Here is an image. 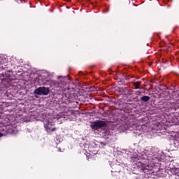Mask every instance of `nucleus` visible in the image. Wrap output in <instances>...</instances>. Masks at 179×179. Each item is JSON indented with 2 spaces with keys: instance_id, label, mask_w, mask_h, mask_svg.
I'll list each match as a JSON object with an SVG mask.
<instances>
[{
  "instance_id": "nucleus-1",
  "label": "nucleus",
  "mask_w": 179,
  "mask_h": 179,
  "mask_svg": "<svg viewBox=\"0 0 179 179\" xmlns=\"http://www.w3.org/2000/svg\"><path fill=\"white\" fill-rule=\"evenodd\" d=\"M44 128L48 134V135H52L53 132H55L57 131V127H55V124L50 122V120H45L43 122Z\"/></svg>"
},
{
  "instance_id": "nucleus-2",
  "label": "nucleus",
  "mask_w": 179,
  "mask_h": 179,
  "mask_svg": "<svg viewBox=\"0 0 179 179\" xmlns=\"http://www.w3.org/2000/svg\"><path fill=\"white\" fill-rule=\"evenodd\" d=\"M34 94L37 96H47L50 94V88L45 87H39L34 91Z\"/></svg>"
},
{
  "instance_id": "nucleus-3",
  "label": "nucleus",
  "mask_w": 179,
  "mask_h": 179,
  "mask_svg": "<svg viewBox=\"0 0 179 179\" xmlns=\"http://www.w3.org/2000/svg\"><path fill=\"white\" fill-rule=\"evenodd\" d=\"M91 127L92 129H101V128H107V122L101 120L94 122Z\"/></svg>"
},
{
  "instance_id": "nucleus-4",
  "label": "nucleus",
  "mask_w": 179,
  "mask_h": 179,
  "mask_svg": "<svg viewBox=\"0 0 179 179\" xmlns=\"http://www.w3.org/2000/svg\"><path fill=\"white\" fill-rule=\"evenodd\" d=\"M140 166H141V170L145 174H149V171L152 170V166H150L149 165H148V164L141 163Z\"/></svg>"
},
{
  "instance_id": "nucleus-5",
  "label": "nucleus",
  "mask_w": 179,
  "mask_h": 179,
  "mask_svg": "<svg viewBox=\"0 0 179 179\" xmlns=\"http://www.w3.org/2000/svg\"><path fill=\"white\" fill-rule=\"evenodd\" d=\"M53 85L57 89H62V87H64V82L63 80H57L56 82H54Z\"/></svg>"
},
{
  "instance_id": "nucleus-6",
  "label": "nucleus",
  "mask_w": 179,
  "mask_h": 179,
  "mask_svg": "<svg viewBox=\"0 0 179 179\" xmlns=\"http://www.w3.org/2000/svg\"><path fill=\"white\" fill-rule=\"evenodd\" d=\"M141 81L132 82V85L134 86L136 90H138L139 87H141Z\"/></svg>"
},
{
  "instance_id": "nucleus-7",
  "label": "nucleus",
  "mask_w": 179,
  "mask_h": 179,
  "mask_svg": "<svg viewBox=\"0 0 179 179\" xmlns=\"http://www.w3.org/2000/svg\"><path fill=\"white\" fill-rule=\"evenodd\" d=\"M141 101H143L144 103H148V101H149V100H150V96H143L141 98Z\"/></svg>"
},
{
  "instance_id": "nucleus-8",
  "label": "nucleus",
  "mask_w": 179,
  "mask_h": 179,
  "mask_svg": "<svg viewBox=\"0 0 179 179\" xmlns=\"http://www.w3.org/2000/svg\"><path fill=\"white\" fill-rule=\"evenodd\" d=\"M176 171H177V169H172L171 173H172L173 177H179L178 173H176Z\"/></svg>"
},
{
  "instance_id": "nucleus-9",
  "label": "nucleus",
  "mask_w": 179,
  "mask_h": 179,
  "mask_svg": "<svg viewBox=\"0 0 179 179\" xmlns=\"http://www.w3.org/2000/svg\"><path fill=\"white\" fill-rule=\"evenodd\" d=\"M136 96H142V92L141 91H136L135 92Z\"/></svg>"
},
{
  "instance_id": "nucleus-10",
  "label": "nucleus",
  "mask_w": 179,
  "mask_h": 179,
  "mask_svg": "<svg viewBox=\"0 0 179 179\" xmlns=\"http://www.w3.org/2000/svg\"><path fill=\"white\" fill-rule=\"evenodd\" d=\"M1 69H3V64H2V62H0V70Z\"/></svg>"
},
{
  "instance_id": "nucleus-11",
  "label": "nucleus",
  "mask_w": 179,
  "mask_h": 179,
  "mask_svg": "<svg viewBox=\"0 0 179 179\" xmlns=\"http://www.w3.org/2000/svg\"><path fill=\"white\" fill-rule=\"evenodd\" d=\"M61 79H63L62 76H59L58 77V80H61Z\"/></svg>"
},
{
  "instance_id": "nucleus-12",
  "label": "nucleus",
  "mask_w": 179,
  "mask_h": 179,
  "mask_svg": "<svg viewBox=\"0 0 179 179\" xmlns=\"http://www.w3.org/2000/svg\"><path fill=\"white\" fill-rule=\"evenodd\" d=\"M106 135H109V134H110V131H106Z\"/></svg>"
},
{
  "instance_id": "nucleus-13",
  "label": "nucleus",
  "mask_w": 179,
  "mask_h": 179,
  "mask_svg": "<svg viewBox=\"0 0 179 179\" xmlns=\"http://www.w3.org/2000/svg\"><path fill=\"white\" fill-rule=\"evenodd\" d=\"M71 96H75V94H71Z\"/></svg>"
},
{
  "instance_id": "nucleus-14",
  "label": "nucleus",
  "mask_w": 179,
  "mask_h": 179,
  "mask_svg": "<svg viewBox=\"0 0 179 179\" xmlns=\"http://www.w3.org/2000/svg\"><path fill=\"white\" fill-rule=\"evenodd\" d=\"M170 103H171V104H174V102H171V101Z\"/></svg>"
},
{
  "instance_id": "nucleus-15",
  "label": "nucleus",
  "mask_w": 179,
  "mask_h": 179,
  "mask_svg": "<svg viewBox=\"0 0 179 179\" xmlns=\"http://www.w3.org/2000/svg\"><path fill=\"white\" fill-rule=\"evenodd\" d=\"M0 136H1V134H0Z\"/></svg>"
}]
</instances>
